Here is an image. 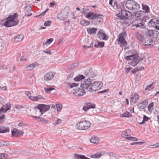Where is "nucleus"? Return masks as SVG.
Returning <instances> with one entry per match:
<instances>
[{
    "label": "nucleus",
    "mask_w": 159,
    "mask_h": 159,
    "mask_svg": "<svg viewBox=\"0 0 159 159\" xmlns=\"http://www.w3.org/2000/svg\"><path fill=\"white\" fill-rule=\"evenodd\" d=\"M95 105L91 102L86 103L83 108V109L85 111H87L91 108H95Z\"/></svg>",
    "instance_id": "6ab92c4d"
},
{
    "label": "nucleus",
    "mask_w": 159,
    "mask_h": 159,
    "mask_svg": "<svg viewBox=\"0 0 159 159\" xmlns=\"http://www.w3.org/2000/svg\"><path fill=\"white\" fill-rule=\"evenodd\" d=\"M37 108L39 110L41 114H42L49 110L50 108V106L48 105L40 104L38 105Z\"/></svg>",
    "instance_id": "f8f14e48"
},
{
    "label": "nucleus",
    "mask_w": 159,
    "mask_h": 159,
    "mask_svg": "<svg viewBox=\"0 0 159 159\" xmlns=\"http://www.w3.org/2000/svg\"><path fill=\"white\" fill-rule=\"evenodd\" d=\"M154 106V103L153 102H151L148 106V108L149 109H151Z\"/></svg>",
    "instance_id": "680f3d73"
},
{
    "label": "nucleus",
    "mask_w": 159,
    "mask_h": 159,
    "mask_svg": "<svg viewBox=\"0 0 159 159\" xmlns=\"http://www.w3.org/2000/svg\"><path fill=\"white\" fill-rule=\"evenodd\" d=\"M39 121L44 124H47L50 123V122L43 118H39Z\"/></svg>",
    "instance_id": "e433bc0d"
},
{
    "label": "nucleus",
    "mask_w": 159,
    "mask_h": 159,
    "mask_svg": "<svg viewBox=\"0 0 159 159\" xmlns=\"http://www.w3.org/2000/svg\"><path fill=\"white\" fill-rule=\"evenodd\" d=\"M29 98L31 100L34 101H38L37 100V98H36V96L33 97L31 96H29Z\"/></svg>",
    "instance_id": "864d4df0"
},
{
    "label": "nucleus",
    "mask_w": 159,
    "mask_h": 159,
    "mask_svg": "<svg viewBox=\"0 0 159 159\" xmlns=\"http://www.w3.org/2000/svg\"><path fill=\"white\" fill-rule=\"evenodd\" d=\"M121 116L124 117H130L132 116V115L129 111H126L124 113L121 115Z\"/></svg>",
    "instance_id": "ea45409f"
},
{
    "label": "nucleus",
    "mask_w": 159,
    "mask_h": 159,
    "mask_svg": "<svg viewBox=\"0 0 159 159\" xmlns=\"http://www.w3.org/2000/svg\"><path fill=\"white\" fill-rule=\"evenodd\" d=\"M73 93L76 96H80L84 95V91L80 88H75L73 89Z\"/></svg>",
    "instance_id": "dca6fc26"
},
{
    "label": "nucleus",
    "mask_w": 159,
    "mask_h": 159,
    "mask_svg": "<svg viewBox=\"0 0 159 159\" xmlns=\"http://www.w3.org/2000/svg\"><path fill=\"white\" fill-rule=\"evenodd\" d=\"M131 14L129 11L123 9L120 13H117L116 14V20H120V21L123 24H125L127 26L131 25L130 20L129 18Z\"/></svg>",
    "instance_id": "f257e3e1"
},
{
    "label": "nucleus",
    "mask_w": 159,
    "mask_h": 159,
    "mask_svg": "<svg viewBox=\"0 0 159 159\" xmlns=\"http://www.w3.org/2000/svg\"><path fill=\"white\" fill-rule=\"evenodd\" d=\"M56 107L57 111L59 112L61 111L62 107V105L61 104L58 103L56 104Z\"/></svg>",
    "instance_id": "a19ab883"
},
{
    "label": "nucleus",
    "mask_w": 159,
    "mask_h": 159,
    "mask_svg": "<svg viewBox=\"0 0 159 159\" xmlns=\"http://www.w3.org/2000/svg\"><path fill=\"white\" fill-rule=\"evenodd\" d=\"M130 133V130L129 129H126L125 131H124L123 132L122 134H124L125 135V136L126 137H129V134Z\"/></svg>",
    "instance_id": "58836bf2"
},
{
    "label": "nucleus",
    "mask_w": 159,
    "mask_h": 159,
    "mask_svg": "<svg viewBox=\"0 0 159 159\" xmlns=\"http://www.w3.org/2000/svg\"><path fill=\"white\" fill-rule=\"evenodd\" d=\"M80 24L84 26H87L88 25L90 24V22L85 20H82L80 21Z\"/></svg>",
    "instance_id": "37998d69"
},
{
    "label": "nucleus",
    "mask_w": 159,
    "mask_h": 159,
    "mask_svg": "<svg viewBox=\"0 0 159 159\" xmlns=\"http://www.w3.org/2000/svg\"><path fill=\"white\" fill-rule=\"evenodd\" d=\"M90 123L86 120L80 121L77 124L76 128L79 130H84L90 127Z\"/></svg>",
    "instance_id": "423d86ee"
},
{
    "label": "nucleus",
    "mask_w": 159,
    "mask_h": 159,
    "mask_svg": "<svg viewBox=\"0 0 159 159\" xmlns=\"http://www.w3.org/2000/svg\"><path fill=\"white\" fill-rule=\"evenodd\" d=\"M153 38H147L145 39L144 41L145 45L149 46L151 45V44L153 43Z\"/></svg>",
    "instance_id": "a878e982"
},
{
    "label": "nucleus",
    "mask_w": 159,
    "mask_h": 159,
    "mask_svg": "<svg viewBox=\"0 0 159 159\" xmlns=\"http://www.w3.org/2000/svg\"><path fill=\"white\" fill-rule=\"evenodd\" d=\"M97 29L95 28H89L87 29V31L88 33L89 34H95L97 31Z\"/></svg>",
    "instance_id": "c756f323"
},
{
    "label": "nucleus",
    "mask_w": 159,
    "mask_h": 159,
    "mask_svg": "<svg viewBox=\"0 0 159 159\" xmlns=\"http://www.w3.org/2000/svg\"><path fill=\"white\" fill-rule=\"evenodd\" d=\"M85 78V77L82 75H78L74 78V80L76 82L75 83H68L67 84V86L68 87L70 88L78 86L79 83L77 82L80 81L81 80L84 79Z\"/></svg>",
    "instance_id": "9d476101"
},
{
    "label": "nucleus",
    "mask_w": 159,
    "mask_h": 159,
    "mask_svg": "<svg viewBox=\"0 0 159 159\" xmlns=\"http://www.w3.org/2000/svg\"><path fill=\"white\" fill-rule=\"evenodd\" d=\"M145 142H135V144H138V145H142Z\"/></svg>",
    "instance_id": "338daca9"
},
{
    "label": "nucleus",
    "mask_w": 159,
    "mask_h": 159,
    "mask_svg": "<svg viewBox=\"0 0 159 159\" xmlns=\"http://www.w3.org/2000/svg\"><path fill=\"white\" fill-rule=\"evenodd\" d=\"M147 105V102L146 101H144L141 103H139L137 106L139 109H143L146 107Z\"/></svg>",
    "instance_id": "bb28decb"
},
{
    "label": "nucleus",
    "mask_w": 159,
    "mask_h": 159,
    "mask_svg": "<svg viewBox=\"0 0 159 159\" xmlns=\"http://www.w3.org/2000/svg\"><path fill=\"white\" fill-rule=\"evenodd\" d=\"M126 7L129 10H137L140 8L139 5L132 0H129L125 3Z\"/></svg>",
    "instance_id": "39448f33"
},
{
    "label": "nucleus",
    "mask_w": 159,
    "mask_h": 159,
    "mask_svg": "<svg viewBox=\"0 0 159 159\" xmlns=\"http://www.w3.org/2000/svg\"><path fill=\"white\" fill-rule=\"evenodd\" d=\"M134 34L136 38L139 41L141 42L144 41L145 38L140 33L138 32H135L134 33Z\"/></svg>",
    "instance_id": "b1692460"
},
{
    "label": "nucleus",
    "mask_w": 159,
    "mask_h": 159,
    "mask_svg": "<svg viewBox=\"0 0 159 159\" xmlns=\"http://www.w3.org/2000/svg\"><path fill=\"white\" fill-rule=\"evenodd\" d=\"M126 139L134 141H137L138 140V139L136 138L132 137H127L126 138Z\"/></svg>",
    "instance_id": "8fccbe9b"
},
{
    "label": "nucleus",
    "mask_w": 159,
    "mask_h": 159,
    "mask_svg": "<svg viewBox=\"0 0 159 159\" xmlns=\"http://www.w3.org/2000/svg\"><path fill=\"white\" fill-rule=\"evenodd\" d=\"M55 73L54 72H49L45 74L44 76V80L48 81L52 80L54 76Z\"/></svg>",
    "instance_id": "f3484780"
},
{
    "label": "nucleus",
    "mask_w": 159,
    "mask_h": 159,
    "mask_svg": "<svg viewBox=\"0 0 159 159\" xmlns=\"http://www.w3.org/2000/svg\"><path fill=\"white\" fill-rule=\"evenodd\" d=\"M51 23L52 22L51 21H47L44 23V25L45 26H47L50 25Z\"/></svg>",
    "instance_id": "13d9d810"
},
{
    "label": "nucleus",
    "mask_w": 159,
    "mask_h": 159,
    "mask_svg": "<svg viewBox=\"0 0 159 159\" xmlns=\"http://www.w3.org/2000/svg\"><path fill=\"white\" fill-rule=\"evenodd\" d=\"M125 34V33L120 34L119 35L118 39H117V41L120 43L121 46L122 47L126 45L127 43L124 37Z\"/></svg>",
    "instance_id": "ddd939ff"
},
{
    "label": "nucleus",
    "mask_w": 159,
    "mask_h": 159,
    "mask_svg": "<svg viewBox=\"0 0 159 159\" xmlns=\"http://www.w3.org/2000/svg\"><path fill=\"white\" fill-rule=\"evenodd\" d=\"M37 66L36 64L34 63L30 65L29 66L25 67L26 70L28 71H30L32 70L34 67Z\"/></svg>",
    "instance_id": "2f4dec72"
},
{
    "label": "nucleus",
    "mask_w": 159,
    "mask_h": 159,
    "mask_svg": "<svg viewBox=\"0 0 159 159\" xmlns=\"http://www.w3.org/2000/svg\"><path fill=\"white\" fill-rule=\"evenodd\" d=\"M74 157L76 159H91L86 157L84 155L77 154H75Z\"/></svg>",
    "instance_id": "cd10ccee"
},
{
    "label": "nucleus",
    "mask_w": 159,
    "mask_h": 159,
    "mask_svg": "<svg viewBox=\"0 0 159 159\" xmlns=\"http://www.w3.org/2000/svg\"><path fill=\"white\" fill-rule=\"evenodd\" d=\"M24 36L22 34L18 35L15 38V40L17 42H20L22 41Z\"/></svg>",
    "instance_id": "f704fd0d"
},
{
    "label": "nucleus",
    "mask_w": 159,
    "mask_h": 159,
    "mask_svg": "<svg viewBox=\"0 0 159 159\" xmlns=\"http://www.w3.org/2000/svg\"><path fill=\"white\" fill-rule=\"evenodd\" d=\"M90 141L92 143H97L99 142V139L97 137L94 136L91 139Z\"/></svg>",
    "instance_id": "7c9ffc66"
},
{
    "label": "nucleus",
    "mask_w": 159,
    "mask_h": 159,
    "mask_svg": "<svg viewBox=\"0 0 159 159\" xmlns=\"http://www.w3.org/2000/svg\"><path fill=\"white\" fill-rule=\"evenodd\" d=\"M24 10L30 12L32 10V8L30 6H26L25 7Z\"/></svg>",
    "instance_id": "3c124183"
},
{
    "label": "nucleus",
    "mask_w": 159,
    "mask_h": 159,
    "mask_svg": "<svg viewBox=\"0 0 159 159\" xmlns=\"http://www.w3.org/2000/svg\"><path fill=\"white\" fill-rule=\"evenodd\" d=\"M159 34L158 32L155 30H149L148 29L145 30L144 34L147 38H156Z\"/></svg>",
    "instance_id": "6e6552de"
},
{
    "label": "nucleus",
    "mask_w": 159,
    "mask_h": 159,
    "mask_svg": "<svg viewBox=\"0 0 159 159\" xmlns=\"http://www.w3.org/2000/svg\"><path fill=\"white\" fill-rule=\"evenodd\" d=\"M158 20L156 18H153L151 19L148 23V26H153L154 25L156 24H159L157 21Z\"/></svg>",
    "instance_id": "393cba45"
},
{
    "label": "nucleus",
    "mask_w": 159,
    "mask_h": 159,
    "mask_svg": "<svg viewBox=\"0 0 159 159\" xmlns=\"http://www.w3.org/2000/svg\"><path fill=\"white\" fill-rule=\"evenodd\" d=\"M84 75L88 78H92L95 76L96 73L91 69L85 72Z\"/></svg>",
    "instance_id": "5701e85b"
},
{
    "label": "nucleus",
    "mask_w": 159,
    "mask_h": 159,
    "mask_svg": "<svg viewBox=\"0 0 159 159\" xmlns=\"http://www.w3.org/2000/svg\"><path fill=\"white\" fill-rule=\"evenodd\" d=\"M8 157V155L6 154H0V159H6Z\"/></svg>",
    "instance_id": "c03bdc74"
},
{
    "label": "nucleus",
    "mask_w": 159,
    "mask_h": 159,
    "mask_svg": "<svg viewBox=\"0 0 159 159\" xmlns=\"http://www.w3.org/2000/svg\"><path fill=\"white\" fill-rule=\"evenodd\" d=\"M113 7L114 8H116L117 11L118 12V13L120 12L122 10H123L124 6L122 5V3H118L116 1H115Z\"/></svg>",
    "instance_id": "a211bd4d"
},
{
    "label": "nucleus",
    "mask_w": 159,
    "mask_h": 159,
    "mask_svg": "<svg viewBox=\"0 0 159 159\" xmlns=\"http://www.w3.org/2000/svg\"><path fill=\"white\" fill-rule=\"evenodd\" d=\"M137 21L138 22L137 24H133L132 25V26H135L136 28L139 27L140 28L143 29L145 27L146 25L144 22H139V21H140V20L139 19L138 20H136L135 21Z\"/></svg>",
    "instance_id": "4be33fe9"
},
{
    "label": "nucleus",
    "mask_w": 159,
    "mask_h": 159,
    "mask_svg": "<svg viewBox=\"0 0 159 159\" xmlns=\"http://www.w3.org/2000/svg\"><path fill=\"white\" fill-rule=\"evenodd\" d=\"M131 67H128V68H125V72L126 74L128 73L129 71L131 69Z\"/></svg>",
    "instance_id": "69168bd1"
},
{
    "label": "nucleus",
    "mask_w": 159,
    "mask_h": 159,
    "mask_svg": "<svg viewBox=\"0 0 159 159\" xmlns=\"http://www.w3.org/2000/svg\"><path fill=\"white\" fill-rule=\"evenodd\" d=\"M143 12L141 11H139L135 13V16L137 18L143 17Z\"/></svg>",
    "instance_id": "c9c22d12"
},
{
    "label": "nucleus",
    "mask_w": 159,
    "mask_h": 159,
    "mask_svg": "<svg viewBox=\"0 0 159 159\" xmlns=\"http://www.w3.org/2000/svg\"><path fill=\"white\" fill-rule=\"evenodd\" d=\"M149 119L150 118H149L144 115L143 117V120H142V122H139V124L140 125H143L144 123L145 122L148 121Z\"/></svg>",
    "instance_id": "4c0bfd02"
},
{
    "label": "nucleus",
    "mask_w": 159,
    "mask_h": 159,
    "mask_svg": "<svg viewBox=\"0 0 159 159\" xmlns=\"http://www.w3.org/2000/svg\"><path fill=\"white\" fill-rule=\"evenodd\" d=\"M138 71V70L136 69V68L134 69H133L131 70V72L132 73L134 74V73H135L136 72H137Z\"/></svg>",
    "instance_id": "774afa93"
},
{
    "label": "nucleus",
    "mask_w": 159,
    "mask_h": 159,
    "mask_svg": "<svg viewBox=\"0 0 159 159\" xmlns=\"http://www.w3.org/2000/svg\"><path fill=\"white\" fill-rule=\"evenodd\" d=\"M97 35L100 39L104 40H107L108 38V36H107L106 34L105 33L102 32L101 30L98 32Z\"/></svg>",
    "instance_id": "412c9836"
},
{
    "label": "nucleus",
    "mask_w": 159,
    "mask_h": 159,
    "mask_svg": "<svg viewBox=\"0 0 159 159\" xmlns=\"http://www.w3.org/2000/svg\"><path fill=\"white\" fill-rule=\"evenodd\" d=\"M153 88V87H152L151 85L150 84L148 86H146V87L145 89V90H148L149 91L151 90V89H152Z\"/></svg>",
    "instance_id": "6e6d98bb"
},
{
    "label": "nucleus",
    "mask_w": 159,
    "mask_h": 159,
    "mask_svg": "<svg viewBox=\"0 0 159 159\" xmlns=\"http://www.w3.org/2000/svg\"><path fill=\"white\" fill-rule=\"evenodd\" d=\"M139 96L136 93H132L130 96V102L131 104L135 103L139 98Z\"/></svg>",
    "instance_id": "4468645a"
},
{
    "label": "nucleus",
    "mask_w": 159,
    "mask_h": 159,
    "mask_svg": "<svg viewBox=\"0 0 159 159\" xmlns=\"http://www.w3.org/2000/svg\"><path fill=\"white\" fill-rule=\"evenodd\" d=\"M7 143H6V142H5L3 141H0V146H6L7 145Z\"/></svg>",
    "instance_id": "4d7b16f0"
},
{
    "label": "nucleus",
    "mask_w": 159,
    "mask_h": 159,
    "mask_svg": "<svg viewBox=\"0 0 159 159\" xmlns=\"http://www.w3.org/2000/svg\"><path fill=\"white\" fill-rule=\"evenodd\" d=\"M49 10V9H48V8L46 9L44 11L42 12L41 14H40L39 15L36 16H35V17H39L40 16H43L44 15H45L46 13Z\"/></svg>",
    "instance_id": "de8ad7c7"
},
{
    "label": "nucleus",
    "mask_w": 159,
    "mask_h": 159,
    "mask_svg": "<svg viewBox=\"0 0 159 159\" xmlns=\"http://www.w3.org/2000/svg\"><path fill=\"white\" fill-rule=\"evenodd\" d=\"M69 7H66L57 16V18L60 20H64L67 19L69 13Z\"/></svg>",
    "instance_id": "1a4fd4ad"
},
{
    "label": "nucleus",
    "mask_w": 159,
    "mask_h": 159,
    "mask_svg": "<svg viewBox=\"0 0 159 159\" xmlns=\"http://www.w3.org/2000/svg\"><path fill=\"white\" fill-rule=\"evenodd\" d=\"M102 154L99 153H97L96 154L92 155L91 156V157L92 158H97L100 157L102 156Z\"/></svg>",
    "instance_id": "49530a36"
},
{
    "label": "nucleus",
    "mask_w": 159,
    "mask_h": 159,
    "mask_svg": "<svg viewBox=\"0 0 159 159\" xmlns=\"http://www.w3.org/2000/svg\"><path fill=\"white\" fill-rule=\"evenodd\" d=\"M93 42H92L91 45L90 46H86V45H84L83 47V48L84 50H86L87 49V48H91L92 47L93 45Z\"/></svg>",
    "instance_id": "09e8293b"
},
{
    "label": "nucleus",
    "mask_w": 159,
    "mask_h": 159,
    "mask_svg": "<svg viewBox=\"0 0 159 159\" xmlns=\"http://www.w3.org/2000/svg\"><path fill=\"white\" fill-rule=\"evenodd\" d=\"M18 16V15L16 13L10 15L4 22V25L6 27H9L17 25L19 22L17 19Z\"/></svg>",
    "instance_id": "20e7f679"
},
{
    "label": "nucleus",
    "mask_w": 159,
    "mask_h": 159,
    "mask_svg": "<svg viewBox=\"0 0 159 159\" xmlns=\"http://www.w3.org/2000/svg\"><path fill=\"white\" fill-rule=\"evenodd\" d=\"M54 89L53 88H48L47 89H45V92H50L52 90Z\"/></svg>",
    "instance_id": "052dcab7"
},
{
    "label": "nucleus",
    "mask_w": 159,
    "mask_h": 159,
    "mask_svg": "<svg viewBox=\"0 0 159 159\" xmlns=\"http://www.w3.org/2000/svg\"><path fill=\"white\" fill-rule=\"evenodd\" d=\"M53 39L52 38H51L48 39L46 41L43 43V45L44 46L45 45H46L47 44H49L51 43V42L53 41Z\"/></svg>",
    "instance_id": "a18cd8bd"
},
{
    "label": "nucleus",
    "mask_w": 159,
    "mask_h": 159,
    "mask_svg": "<svg viewBox=\"0 0 159 159\" xmlns=\"http://www.w3.org/2000/svg\"><path fill=\"white\" fill-rule=\"evenodd\" d=\"M92 82L91 79L89 78L87 79L84 80H82L81 82L80 87L81 88L88 89L89 91Z\"/></svg>",
    "instance_id": "9b49d317"
},
{
    "label": "nucleus",
    "mask_w": 159,
    "mask_h": 159,
    "mask_svg": "<svg viewBox=\"0 0 159 159\" xmlns=\"http://www.w3.org/2000/svg\"><path fill=\"white\" fill-rule=\"evenodd\" d=\"M104 42H97L95 43L94 46L97 48H98L99 47L103 48L104 46Z\"/></svg>",
    "instance_id": "72a5a7b5"
},
{
    "label": "nucleus",
    "mask_w": 159,
    "mask_h": 159,
    "mask_svg": "<svg viewBox=\"0 0 159 159\" xmlns=\"http://www.w3.org/2000/svg\"><path fill=\"white\" fill-rule=\"evenodd\" d=\"M62 120H61L60 119H57L56 121V123L55 124H54V125H57L59 124H60Z\"/></svg>",
    "instance_id": "5fc2aeb1"
},
{
    "label": "nucleus",
    "mask_w": 159,
    "mask_h": 159,
    "mask_svg": "<svg viewBox=\"0 0 159 159\" xmlns=\"http://www.w3.org/2000/svg\"><path fill=\"white\" fill-rule=\"evenodd\" d=\"M142 9L144 11L145 13H148L149 12L150 8L147 5H144L142 4Z\"/></svg>",
    "instance_id": "473e14b6"
},
{
    "label": "nucleus",
    "mask_w": 159,
    "mask_h": 159,
    "mask_svg": "<svg viewBox=\"0 0 159 159\" xmlns=\"http://www.w3.org/2000/svg\"><path fill=\"white\" fill-rule=\"evenodd\" d=\"M24 132L22 130H20L16 129H14L11 131V134L13 136L15 137L20 136L23 134Z\"/></svg>",
    "instance_id": "aec40b11"
},
{
    "label": "nucleus",
    "mask_w": 159,
    "mask_h": 159,
    "mask_svg": "<svg viewBox=\"0 0 159 159\" xmlns=\"http://www.w3.org/2000/svg\"><path fill=\"white\" fill-rule=\"evenodd\" d=\"M5 115L2 114L0 113V123H2L5 120Z\"/></svg>",
    "instance_id": "79ce46f5"
},
{
    "label": "nucleus",
    "mask_w": 159,
    "mask_h": 159,
    "mask_svg": "<svg viewBox=\"0 0 159 159\" xmlns=\"http://www.w3.org/2000/svg\"><path fill=\"white\" fill-rule=\"evenodd\" d=\"M108 91V89H105L103 91H100L98 93H107V92Z\"/></svg>",
    "instance_id": "0e129e2a"
},
{
    "label": "nucleus",
    "mask_w": 159,
    "mask_h": 159,
    "mask_svg": "<svg viewBox=\"0 0 159 159\" xmlns=\"http://www.w3.org/2000/svg\"><path fill=\"white\" fill-rule=\"evenodd\" d=\"M43 52H44L45 53H46L48 54L51 55L52 54V53L51 52V51L50 50H43Z\"/></svg>",
    "instance_id": "e2e57ef3"
},
{
    "label": "nucleus",
    "mask_w": 159,
    "mask_h": 159,
    "mask_svg": "<svg viewBox=\"0 0 159 159\" xmlns=\"http://www.w3.org/2000/svg\"><path fill=\"white\" fill-rule=\"evenodd\" d=\"M124 58L127 60H132L128 62V64L134 67L136 66L143 59H141L138 54H134L132 51H129L127 52L125 55Z\"/></svg>",
    "instance_id": "f03ea898"
},
{
    "label": "nucleus",
    "mask_w": 159,
    "mask_h": 159,
    "mask_svg": "<svg viewBox=\"0 0 159 159\" xmlns=\"http://www.w3.org/2000/svg\"><path fill=\"white\" fill-rule=\"evenodd\" d=\"M92 84L89 88V91H95L100 89L102 87V83L100 81L92 80Z\"/></svg>",
    "instance_id": "0eeeda50"
},
{
    "label": "nucleus",
    "mask_w": 159,
    "mask_h": 159,
    "mask_svg": "<svg viewBox=\"0 0 159 159\" xmlns=\"http://www.w3.org/2000/svg\"><path fill=\"white\" fill-rule=\"evenodd\" d=\"M9 131V128L7 127L0 126V133H5Z\"/></svg>",
    "instance_id": "c85d7f7f"
},
{
    "label": "nucleus",
    "mask_w": 159,
    "mask_h": 159,
    "mask_svg": "<svg viewBox=\"0 0 159 159\" xmlns=\"http://www.w3.org/2000/svg\"><path fill=\"white\" fill-rule=\"evenodd\" d=\"M144 68L142 66H138L137 67H136V69L138 70V71L141 70H143Z\"/></svg>",
    "instance_id": "bf43d9fd"
},
{
    "label": "nucleus",
    "mask_w": 159,
    "mask_h": 159,
    "mask_svg": "<svg viewBox=\"0 0 159 159\" xmlns=\"http://www.w3.org/2000/svg\"><path fill=\"white\" fill-rule=\"evenodd\" d=\"M25 125H25V124H24L22 122H20L19 123V124L17 125V127L18 128H20V127H22V129L23 130V127H24L25 126Z\"/></svg>",
    "instance_id": "603ef678"
},
{
    "label": "nucleus",
    "mask_w": 159,
    "mask_h": 159,
    "mask_svg": "<svg viewBox=\"0 0 159 159\" xmlns=\"http://www.w3.org/2000/svg\"><path fill=\"white\" fill-rule=\"evenodd\" d=\"M103 15L100 14L93 13L92 12L87 13L85 14V17L90 20H92L93 22V24L99 25L102 21V17Z\"/></svg>",
    "instance_id": "7ed1b4c3"
},
{
    "label": "nucleus",
    "mask_w": 159,
    "mask_h": 159,
    "mask_svg": "<svg viewBox=\"0 0 159 159\" xmlns=\"http://www.w3.org/2000/svg\"><path fill=\"white\" fill-rule=\"evenodd\" d=\"M11 104L9 103H7L5 105H4L0 109V113H6L8 110H9L11 108Z\"/></svg>",
    "instance_id": "2eb2a0df"
}]
</instances>
